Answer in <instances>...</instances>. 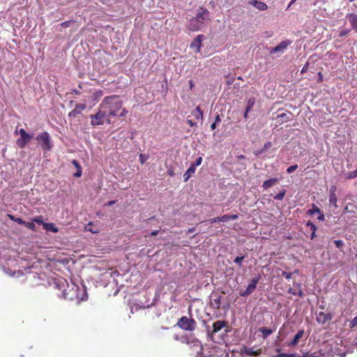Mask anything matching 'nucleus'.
<instances>
[{
  "label": "nucleus",
  "mask_w": 357,
  "mask_h": 357,
  "mask_svg": "<svg viewBox=\"0 0 357 357\" xmlns=\"http://www.w3.org/2000/svg\"><path fill=\"white\" fill-rule=\"evenodd\" d=\"M208 21H211L209 10L204 6H199L196 10L195 16L187 22L186 28L191 31H198L204 26L205 22Z\"/></svg>",
  "instance_id": "1"
},
{
  "label": "nucleus",
  "mask_w": 357,
  "mask_h": 357,
  "mask_svg": "<svg viewBox=\"0 0 357 357\" xmlns=\"http://www.w3.org/2000/svg\"><path fill=\"white\" fill-rule=\"evenodd\" d=\"M122 101L118 96H109L104 98L100 107L108 109L109 115L117 116L119 111L122 108Z\"/></svg>",
  "instance_id": "2"
},
{
  "label": "nucleus",
  "mask_w": 357,
  "mask_h": 357,
  "mask_svg": "<svg viewBox=\"0 0 357 357\" xmlns=\"http://www.w3.org/2000/svg\"><path fill=\"white\" fill-rule=\"evenodd\" d=\"M36 139L38 142L43 150L45 151L52 150L53 144L51 141L50 135L47 132L45 131L40 132L36 136Z\"/></svg>",
  "instance_id": "3"
},
{
  "label": "nucleus",
  "mask_w": 357,
  "mask_h": 357,
  "mask_svg": "<svg viewBox=\"0 0 357 357\" xmlns=\"http://www.w3.org/2000/svg\"><path fill=\"white\" fill-rule=\"evenodd\" d=\"M105 111L99 110L94 114L90 115L91 125L93 126H102L104 124L105 118L107 117Z\"/></svg>",
  "instance_id": "4"
},
{
  "label": "nucleus",
  "mask_w": 357,
  "mask_h": 357,
  "mask_svg": "<svg viewBox=\"0 0 357 357\" xmlns=\"http://www.w3.org/2000/svg\"><path fill=\"white\" fill-rule=\"evenodd\" d=\"M205 36L203 34L198 35L192 41L190 45V48L195 50L196 53L199 52L202 47V42L205 39Z\"/></svg>",
  "instance_id": "5"
},
{
  "label": "nucleus",
  "mask_w": 357,
  "mask_h": 357,
  "mask_svg": "<svg viewBox=\"0 0 357 357\" xmlns=\"http://www.w3.org/2000/svg\"><path fill=\"white\" fill-rule=\"evenodd\" d=\"M291 43V41L289 40H283L281 43H280L277 46L274 47H271L269 52L271 54L279 52H283Z\"/></svg>",
  "instance_id": "6"
},
{
  "label": "nucleus",
  "mask_w": 357,
  "mask_h": 357,
  "mask_svg": "<svg viewBox=\"0 0 357 357\" xmlns=\"http://www.w3.org/2000/svg\"><path fill=\"white\" fill-rule=\"evenodd\" d=\"M33 134H28L25 136H23V137L17 139L16 141V144L19 148L23 149L31 141V139H33Z\"/></svg>",
  "instance_id": "7"
},
{
  "label": "nucleus",
  "mask_w": 357,
  "mask_h": 357,
  "mask_svg": "<svg viewBox=\"0 0 357 357\" xmlns=\"http://www.w3.org/2000/svg\"><path fill=\"white\" fill-rule=\"evenodd\" d=\"M248 3L253 6L259 10H265L268 8V6L265 3L259 0H251Z\"/></svg>",
  "instance_id": "8"
},
{
  "label": "nucleus",
  "mask_w": 357,
  "mask_h": 357,
  "mask_svg": "<svg viewBox=\"0 0 357 357\" xmlns=\"http://www.w3.org/2000/svg\"><path fill=\"white\" fill-rule=\"evenodd\" d=\"M86 108V105L84 104H77L74 108L69 114L68 116L70 117H75L77 114H79L84 109Z\"/></svg>",
  "instance_id": "9"
},
{
  "label": "nucleus",
  "mask_w": 357,
  "mask_h": 357,
  "mask_svg": "<svg viewBox=\"0 0 357 357\" xmlns=\"http://www.w3.org/2000/svg\"><path fill=\"white\" fill-rule=\"evenodd\" d=\"M346 17L349 20L352 28L357 30V15L354 13H348Z\"/></svg>",
  "instance_id": "10"
},
{
  "label": "nucleus",
  "mask_w": 357,
  "mask_h": 357,
  "mask_svg": "<svg viewBox=\"0 0 357 357\" xmlns=\"http://www.w3.org/2000/svg\"><path fill=\"white\" fill-rule=\"evenodd\" d=\"M278 182V178H271L270 179H268L265 181H264L263 184H262V188L264 189V190H267L269 188H271L273 187L274 185H275Z\"/></svg>",
  "instance_id": "11"
},
{
  "label": "nucleus",
  "mask_w": 357,
  "mask_h": 357,
  "mask_svg": "<svg viewBox=\"0 0 357 357\" xmlns=\"http://www.w3.org/2000/svg\"><path fill=\"white\" fill-rule=\"evenodd\" d=\"M196 170V167H195L193 165H190L189 168L187 169V171L183 174V181L187 182L189 178L192 176L193 174H195Z\"/></svg>",
  "instance_id": "12"
},
{
  "label": "nucleus",
  "mask_w": 357,
  "mask_h": 357,
  "mask_svg": "<svg viewBox=\"0 0 357 357\" xmlns=\"http://www.w3.org/2000/svg\"><path fill=\"white\" fill-rule=\"evenodd\" d=\"M43 229L47 231H52L53 233H56L58 231V228L52 222H45L43 225Z\"/></svg>",
  "instance_id": "13"
},
{
  "label": "nucleus",
  "mask_w": 357,
  "mask_h": 357,
  "mask_svg": "<svg viewBox=\"0 0 357 357\" xmlns=\"http://www.w3.org/2000/svg\"><path fill=\"white\" fill-rule=\"evenodd\" d=\"M72 164L76 167L77 169V171L75 173H74V176L75 177H80L82 174V167L81 165H79V162L76 160H72Z\"/></svg>",
  "instance_id": "14"
},
{
  "label": "nucleus",
  "mask_w": 357,
  "mask_h": 357,
  "mask_svg": "<svg viewBox=\"0 0 357 357\" xmlns=\"http://www.w3.org/2000/svg\"><path fill=\"white\" fill-rule=\"evenodd\" d=\"M255 104V98L254 97H251L248 100L246 107H245V109H247V112H250L252 109Z\"/></svg>",
  "instance_id": "15"
},
{
  "label": "nucleus",
  "mask_w": 357,
  "mask_h": 357,
  "mask_svg": "<svg viewBox=\"0 0 357 357\" xmlns=\"http://www.w3.org/2000/svg\"><path fill=\"white\" fill-rule=\"evenodd\" d=\"M321 211L319 207H317L314 204H312V208L307 211V214L310 215H312L314 213L319 214V213H320Z\"/></svg>",
  "instance_id": "16"
},
{
  "label": "nucleus",
  "mask_w": 357,
  "mask_h": 357,
  "mask_svg": "<svg viewBox=\"0 0 357 357\" xmlns=\"http://www.w3.org/2000/svg\"><path fill=\"white\" fill-rule=\"evenodd\" d=\"M277 119H281L282 121L280 123V124L291 121V119L287 113L279 114L277 116Z\"/></svg>",
  "instance_id": "17"
},
{
  "label": "nucleus",
  "mask_w": 357,
  "mask_h": 357,
  "mask_svg": "<svg viewBox=\"0 0 357 357\" xmlns=\"http://www.w3.org/2000/svg\"><path fill=\"white\" fill-rule=\"evenodd\" d=\"M306 225L310 227V229L312 231L311 238H313L315 236V231L317 230L316 225L310 220L307 222Z\"/></svg>",
  "instance_id": "18"
},
{
  "label": "nucleus",
  "mask_w": 357,
  "mask_h": 357,
  "mask_svg": "<svg viewBox=\"0 0 357 357\" xmlns=\"http://www.w3.org/2000/svg\"><path fill=\"white\" fill-rule=\"evenodd\" d=\"M306 225L310 227V229L312 231L311 238H313L315 236V231L317 230L316 225L310 220L307 222Z\"/></svg>",
  "instance_id": "19"
},
{
  "label": "nucleus",
  "mask_w": 357,
  "mask_h": 357,
  "mask_svg": "<svg viewBox=\"0 0 357 357\" xmlns=\"http://www.w3.org/2000/svg\"><path fill=\"white\" fill-rule=\"evenodd\" d=\"M103 95V92L101 90H98L96 91H95L92 96H91V98L93 100H98L100 97H102Z\"/></svg>",
  "instance_id": "20"
},
{
  "label": "nucleus",
  "mask_w": 357,
  "mask_h": 357,
  "mask_svg": "<svg viewBox=\"0 0 357 357\" xmlns=\"http://www.w3.org/2000/svg\"><path fill=\"white\" fill-rule=\"evenodd\" d=\"M287 191L285 189H282L277 195L274 196V199L277 200H282Z\"/></svg>",
  "instance_id": "21"
},
{
  "label": "nucleus",
  "mask_w": 357,
  "mask_h": 357,
  "mask_svg": "<svg viewBox=\"0 0 357 357\" xmlns=\"http://www.w3.org/2000/svg\"><path fill=\"white\" fill-rule=\"evenodd\" d=\"M24 226L32 231L37 230L36 224L34 223L33 220L31 222H25Z\"/></svg>",
  "instance_id": "22"
},
{
  "label": "nucleus",
  "mask_w": 357,
  "mask_h": 357,
  "mask_svg": "<svg viewBox=\"0 0 357 357\" xmlns=\"http://www.w3.org/2000/svg\"><path fill=\"white\" fill-rule=\"evenodd\" d=\"M43 216H38L36 217V218L33 219L34 223L36 225H38V226H42L43 227V225L45 223L44 221H43Z\"/></svg>",
  "instance_id": "23"
},
{
  "label": "nucleus",
  "mask_w": 357,
  "mask_h": 357,
  "mask_svg": "<svg viewBox=\"0 0 357 357\" xmlns=\"http://www.w3.org/2000/svg\"><path fill=\"white\" fill-rule=\"evenodd\" d=\"M357 177V169L354 171L348 172L345 174V178L347 179H352Z\"/></svg>",
  "instance_id": "24"
},
{
  "label": "nucleus",
  "mask_w": 357,
  "mask_h": 357,
  "mask_svg": "<svg viewBox=\"0 0 357 357\" xmlns=\"http://www.w3.org/2000/svg\"><path fill=\"white\" fill-rule=\"evenodd\" d=\"M337 198L336 195H329V203L337 207Z\"/></svg>",
  "instance_id": "25"
},
{
  "label": "nucleus",
  "mask_w": 357,
  "mask_h": 357,
  "mask_svg": "<svg viewBox=\"0 0 357 357\" xmlns=\"http://www.w3.org/2000/svg\"><path fill=\"white\" fill-rule=\"evenodd\" d=\"M194 115L197 119L199 118L202 119L203 117V113L202 111L200 109L199 107H196L195 112H194Z\"/></svg>",
  "instance_id": "26"
},
{
  "label": "nucleus",
  "mask_w": 357,
  "mask_h": 357,
  "mask_svg": "<svg viewBox=\"0 0 357 357\" xmlns=\"http://www.w3.org/2000/svg\"><path fill=\"white\" fill-rule=\"evenodd\" d=\"M202 158L199 157L196 159L195 162L191 163V165L197 168V167L199 166L202 164Z\"/></svg>",
  "instance_id": "27"
},
{
  "label": "nucleus",
  "mask_w": 357,
  "mask_h": 357,
  "mask_svg": "<svg viewBox=\"0 0 357 357\" xmlns=\"http://www.w3.org/2000/svg\"><path fill=\"white\" fill-rule=\"evenodd\" d=\"M220 222V217H217V218H212V219H209V220H207L205 221V222H207L208 224H214V223H216V222Z\"/></svg>",
  "instance_id": "28"
},
{
  "label": "nucleus",
  "mask_w": 357,
  "mask_h": 357,
  "mask_svg": "<svg viewBox=\"0 0 357 357\" xmlns=\"http://www.w3.org/2000/svg\"><path fill=\"white\" fill-rule=\"evenodd\" d=\"M298 168V165H291L290 167H289L287 169V174H291L293 173L296 169Z\"/></svg>",
  "instance_id": "29"
},
{
  "label": "nucleus",
  "mask_w": 357,
  "mask_h": 357,
  "mask_svg": "<svg viewBox=\"0 0 357 357\" xmlns=\"http://www.w3.org/2000/svg\"><path fill=\"white\" fill-rule=\"evenodd\" d=\"M273 144H272V142H267L264 144V146H263V151H266L267 150H268L269 149H271L272 147Z\"/></svg>",
  "instance_id": "30"
},
{
  "label": "nucleus",
  "mask_w": 357,
  "mask_h": 357,
  "mask_svg": "<svg viewBox=\"0 0 357 357\" xmlns=\"http://www.w3.org/2000/svg\"><path fill=\"white\" fill-rule=\"evenodd\" d=\"M92 223L90 222L88 226L86 227V229L89 231H91V233L93 234H95V233H97L98 232V230L97 229H94L93 228H92Z\"/></svg>",
  "instance_id": "31"
},
{
  "label": "nucleus",
  "mask_w": 357,
  "mask_h": 357,
  "mask_svg": "<svg viewBox=\"0 0 357 357\" xmlns=\"http://www.w3.org/2000/svg\"><path fill=\"white\" fill-rule=\"evenodd\" d=\"M73 22V20L66 21V22H62L61 24V26L64 28L69 27Z\"/></svg>",
  "instance_id": "32"
},
{
  "label": "nucleus",
  "mask_w": 357,
  "mask_h": 357,
  "mask_svg": "<svg viewBox=\"0 0 357 357\" xmlns=\"http://www.w3.org/2000/svg\"><path fill=\"white\" fill-rule=\"evenodd\" d=\"M220 222H227L229 221V215H224L220 217Z\"/></svg>",
  "instance_id": "33"
},
{
  "label": "nucleus",
  "mask_w": 357,
  "mask_h": 357,
  "mask_svg": "<svg viewBox=\"0 0 357 357\" xmlns=\"http://www.w3.org/2000/svg\"><path fill=\"white\" fill-rule=\"evenodd\" d=\"M147 159H148V156L147 155H145L142 154V153L139 155V160L141 161V163H142V164L144 163L146 161Z\"/></svg>",
  "instance_id": "34"
},
{
  "label": "nucleus",
  "mask_w": 357,
  "mask_h": 357,
  "mask_svg": "<svg viewBox=\"0 0 357 357\" xmlns=\"http://www.w3.org/2000/svg\"><path fill=\"white\" fill-rule=\"evenodd\" d=\"M14 222H17L19 225H24V224H25V221L20 218H16L14 220Z\"/></svg>",
  "instance_id": "35"
},
{
  "label": "nucleus",
  "mask_w": 357,
  "mask_h": 357,
  "mask_svg": "<svg viewBox=\"0 0 357 357\" xmlns=\"http://www.w3.org/2000/svg\"><path fill=\"white\" fill-rule=\"evenodd\" d=\"M337 188L335 185H331L329 189V195H335Z\"/></svg>",
  "instance_id": "36"
},
{
  "label": "nucleus",
  "mask_w": 357,
  "mask_h": 357,
  "mask_svg": "<svg viewBox=\"0 0 357 357\" xmlns=\"http://www.w3.org/2000/svg\"><path fill=\"white\" fill-rule=\"evenodd\" d=\"M317 219L320 221H324L325 220V215L322 211L319 213V215L317 217Z\"/></svg>",
  "instance_id": "37"
},
{
  "label": "nucleus",
  "mask_w": 357,
  "mask_h": 357,
  "mask_svg": "<svg viewBox=\"0 0 357 357\" xmlns=\"http://www.w3.org/2000/svg\"><path fill=\"white\" fill-rule=\"evenodd\" d=\"M308 66H309V63H308V62H307V63L304 65V66L302 68L301 73L302 74H303L304 73H305V72L307 70Z\"/></svg>",
  "instance_id": "38"
},
{
  "label": "nucleus",
  "mask_w": 357,
  "mask_h": 357,
  "mask_svg": "<svg viewBox=\"0 0 357 357\" xmlns=\"http://www.w3.org/2000/svg\"><path fill=\"white\" fill-rule=\"evenodd\" d=\"M234 82V77H229L227 79L226 81V84L228 85V86H230Z\"/></svg>",
  "instance_id": "39"
},
{
  "label": "nucleus",
  "mask_w": 357,
  "mask_h": 357,
  "mask_svg": "<svg viewBox=\"0 0 357 357\" xmlns=\"http://www.w3.org/2000/svg\"><path fill=\"white\" fill-rule=\"evenodd\" d=\"M19 133L20 135V137H23V136H25L26 135H28L29 133H27L26 132V130L23 128H21L20 130H19Z\"/></svg>",
  "instance_id": "40"
},
{
  "label": "nucleus",
  "mask_w": 357,
  "mask_h": 357,
  "mask_svg": "<svg viewBox=\"0 0 357 357\" xmlns=\"http://www.w3.org/2000/svg\"><path fill=\"white\" fill-rule=\"evenodd\" d=\"M238 218V214L229 215V220H236Z\"/></svg>",
  "instance_id": "41"
},
{
  "label": "nucleus",
  "mask_w": 357,
  "mask_h": 357,
  "mask_svg": "<svg viewBox=\"0 0 357 357\" xmlns=\"http://www.w3.org/2000/svg\"><path fill=\"white\" fill-rule=\"evenodd\" d=\"M128 113V111L126 109H123L122 112L119 114V115L117 116H125Z\"/></svg>",
  "instance_id": "42"
},
{
  "label": "nucleus",
  "mask_w": 357,
  "mask_h": 357,
  "mask_svg": "<svg viewBox=\"0 0 357 357\" xmlns=\"http://www.w3.org/2000/svg\"><path fill=\"white\" fill-rule=\"evenodd\" d=\"M264 152H266V151H263V148H262L261 150H258V151H255V155L256 156H259V155H261Z\"/></svg>",
  "instance_id": "43"
},
{
  "label": "nucleus",
  "mask_w": 357,
  "mask_h": 357,
  "mask_svg": "<svg viewBox=\"0 0 357 357\" xmlns=\"http://www.w3.org/2000/svg\"><path fill=\"white\" fill-rule=\"evenodd\" d=\"M347 33H348V31L347 30H343V31H341L340 32L339 36L340 37H343V36H345L346 35H347Z\"/></svg>",
  "instance_id": "44"
},
{
  "label": "nucleus",
  "mask_w": 357,
  "mask_h": 357,
  "mask_svg": "<svg viewBox=\"0 0 357 357\" xmlns=\"http://www.w3.org/2000/svg\"><path fill=\"white\" fill-rule=\"evenodd\" d=\"M116 202V200H111V201L108 202L107 204H105V205L111 206L114 205Z\"/></svg>",
  "instance_id": "45"
},
{
  "label": "nucleus",
  "mask_w": 357,
  "mask_h": 357,
  "mask_svg": "<svg viewBox=\"0 0 357 357\" xmlns=\"http://www.w3.org/2000/svg\"><path fill=\"white\" fill-rule=\"evenodd\" d=\"M220 121H221V119H220V115H219V114H217V115L215 116V121H214V122L218 124L219 123H220Z\"/></svg>",
  "instance_id": "46"
},
{
  "label": "nucleus",
  "mask_w": 357,
  "mask_h": 357,
  "mask_svg": "<svg viewBox=\"0 0 357 357\" xmlns=\"http://www.w3.org/2000/svg\"><path fill=\"white\" fill-rule=\"evenodd\" d=\"M333 242L335 244V245H343L342 241L340 240H335Z\"/></svg>",
  "instance_id": "47"
},
{
  "label": "nucleus",
  "mask_w": 357,
  "mask_h": 357,
  "mask_svg": "<svg viewBox=\"0 0 357 357\" xmlns=\"http://www.w3.org/2000/svg\"><path fill=\"white\" fill-rule=\"evenodd\" d=\"M187 123H188V124L190 126H191V127H193V126H195L196 125V123H194V122H193L192 120H190V119H188V120L187 121Z\"/></svg>",
  "instance_id": "48"
},
{
  "label": "nucleus",
  "mask_w": 357,
  "mask_h": 357,
  "mask_svg": "<svg viewBox=\"0 0 357 357\" xmlns=\"http://www.w3.org/2000/svg\"><path fill=\"white\" fill-rule=\"evenodd\" d=\"M217 124H218V123H215V122H213V123H211V129L212 130H214L216 128V127H217Z\"/></svg>",
  "instance_id": "49"
},
{
  "label": "nucleus",
  "mask_w": 357,
  "mask_h": 357,
  "mask_svg": "<svg viewBox=\"0 0 357 357\" xmlns=\"http://www.w3.org/2000/svg\"><path fill=\"white\" fill-rule=\"evenodd\" d=\"M318 77H319L318 82H321L323 80V75L321 72H319L318 73Z\"/></svg>",
  "instance_id": "50"
},
{
  "label": "nucleus",
  "mask_w": 357,
  "mask_h": 357,
  "mask_svg": "<svg viewBox=\"0 0 357 357\" xmlns=\"http://www.w3.org/2000/svg\"><path fill=\"white\" fill-rule=\"evenodd\" d=\"M72 93H75V94H80V92L79 91H78L77 89H72Z\"/></svg>",
  "instance_id": "51"
},
{
  "label": "nucleus",
  "mask_w": 357,
  "mask_h": 357,
  "mask_svg": "<svg viewBox=\"0 0 357 357\" xmlns=\"http://www.w3.org/2000/svg\"><path fill=\"white\" fill-rule=\"evenodd\" d=\"M168 174L170 175L171 176H174V173L173 172V170L172 169H168Z\"/></svg>",
  "instance_id": "52"
},
{
  "label": "nucleus",
  "mask_w": 357,
  "mask_h": 357,
  "mask_svg": "<svg viewBox=\"0 0 357 357\" xmlns=\"http://www.w3.org/2000/svg\"><path fill=\"white\" fill-rule=\"evenodd\" d=\"M248 113L249 112H247V109L245 110V112L243 114V117L247 119L248 118Z\"/></svg>",
  "instance_id": "53"
},
{
  "label": "nucleus",
  "mask_w": 357,
  "mask_h": 357,
  "mask_svg": "<svg viewBox=\"0 0 357 357\" xmlns=\"http://www.w3.org/2000/svg\"><path fill=\"white\" fill-rule=\"evenodd\" d=\"M158 231H159L158 230H154V231H153L151 232V236H155V235H157L158 234Z\"/></svg>",
  "instance_id": "54"
},
{
  "label": "nucleus",
  "mask_w": 357,
  "mask_h": 357,
  "mask_svg": "<svg viewBox=\"0 0 357 357\" xmlns=\"http://www.w3.org/2000/svg\"><path fill=\"white\" fill-rule=\"evenodd\" d=\"M237 158H238V160H244V159H245V156L243 155H238Z\"/></svg>",
  "instance_id": "55"
},
{
  "label": "nucleus",
  "mask_w": 357,
  "mask_h": 357,
  "mask_svg": "<svg viewBox=\"0 0 357 357\" xmlns=\"http://www.w3.org/2000/svg\"><path fill=\"white\" fill-rule=\"evenodd\" d=\"M195 231V227H192V228H190V229H188V232H190V233L194 232Z\"/></svg>",
  "instance_id": "56"
},
{
  "label": "nucleus",
  "mask_w": 357,
  "mask_h": 357,
  "mask_svg": "<svg viewBox=\"0 0 357 357\" xmlns=\"http://www.w3.org/2000/svg\"><path fill=\"white\" fill-rule=\"evenodd\" d=\"M9 218L14 221V220L16 218L15 216L12 215H8Z\"/></svg>",
  "instance_id": "57"
},
{
  "label": "nucleus",
  "mask_w": 357,
  "mask_h": 357,
  "mask_svg": "<svg viewBox=\"0 0 357 357\" xmlns=\"http://www.w3.org/2000/svg\"><path fill=\"white\" fill-rule=\"evenodd\" d=\"M296 1V0H291V2H290V3H289V7L291 4H293Z\"/></svg>",
  "instance_id": "58"
},
{
  "label": "nucleus",
  "mask_w": 357,
  "mask_h": 357,
  "mask_svg": "<svg viewBox=\"0 0 357 357\" xmlns=\"http://www.w3.org/2000/svg\"><path fill=\"white\" fill-rule=\"evenodd\" d=\"M190 88L192 89V86H193V84H192V80L190 81Z\"/></svg>",
  "instance_id": "59"
},
{
  "label": "nucleus",
  "mask_w": 357,
  "mask_h": 357,
  "mask_svg": "<svg viewBox=\"0 0 357 357\" xmlns=\"http://www.w3.org/2000/svg\"><path fill=\"white\" fill-rule=\"evenodd\" d=\"M234 87H238V84H235Z\"/></svg>",
  "instance_id": "60"
},
{
  "label": "nucleus",
  "mask_w": 357,
  "mask_h": 357,
  "mask_svg": "<svg viewBox=\"0 0 357 357\" xmlns=\"http://www.w3.org/2000/svg\"><path fill=\"white\" fill-rule=\"evenodd\" d=\"M347 210V206H346L344 208V211H346Z\"/></svg>",
  "instance_id": "61"
},
{
  "label": "nucleus",
  "mask_w": 357,
  "mask_h": 357,
  "mask_svg": "<svg viewBox=\"0 0 357 357\" xmlns=\"http://www.w3.org/2000/svg\"><path fill=\"white\" fill-rule=\"evenodd\" d=\"M238 79H242L241 77V76H239V77H238Z\"/></svg>",
  "instance_id": "62"
}]
</instances>
